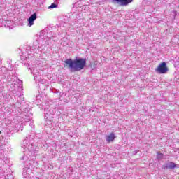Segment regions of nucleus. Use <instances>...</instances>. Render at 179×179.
I'll use <instances>...</instances> for the list:
<instances>
[{"label":"nucleus","instance_id":"f257e3e1","mask_svg":"<svg viewBox=\"0 0 179 179\" xmlns=\"http://www.w3.org/2000/svg\"><path fill=\"white\" fill-rule=\"evenodd\" d=\"M64 62L66 66H68L73 72H79L86 66V59L85 58H78L74 60L68 59Z\"/></svg>","mask_w":179,"mask_h":179},{"label":"nucleus","instance_id":"f03ea898","mask_svg":"<svg viewBox=\"0 0 179 179\" xmlns=\"http://www.w3.org/2000/svg\"><path fill=\"white\" fill-rule=\"evenodd\" d=\"M157 73H166L169 71V68L166 64V62L161 63L157 69H155Z\"/></svg>","mask_w":179,"mask_h":179},{"label":"nucleus","instance_id":"7ed1b4c3","mask_svg":"<svg viewBox=\"0 0 179 179\" xmlns=\"http://www.w3.org/2000/svg\"><path fill=\"white\" fill-rule=\"evenodd\" d=\"M132 2H134V0H112L113 3H117L120 6H128Z\"/></svg>","mask_w":179,"mask_h":179},{"label":"nucleus","instance_id":"20e7f679","mask_svg":"<svg viewBox=\"0 0 179 179\" xmlns=\"http://www.w3.org/2000/svg\"><path fill=\"white\" fill-rule=\"evenodd\" d=\"M36 19H37V13H34L33 15H31L29 18L28 19V27H31V26H33V24H34V20H36Z\"/></svg>","mask_w":179,"mask_h":179},{"label":"nucleus","instance_id":"39448f33","mask_svg":"<svg viewBox=\"0 0 179 179\" xmlns=\"http://www.w3.org/2000/svg\"><path fill=\"white\" fill-rule=\"evenodd\" d=\"M163 169H166V170H170L171 169H176L177 167V164L176 163L171 162H167L164 165L162 166Z\"/></svg>","mask_w":179,"mask_h":179},{"label":"nucleus","instance_id":"423d86ee","mask_svg":"<svg viewBox=\"0 0 179 179\" xmlns=\"http://www.w3.org/2000/svg\"><path fill=\"white\" fill-rule=\"evenodd\" d=\"M106 141L108 143L113 142V141L115 139V134L112 133L111 134L106 136Z\"/></svg>","mask_w":179,"mask_h":179},{"label":"nucleus","instance_id":"0eeeda50","mask_svg":"<svg viewBox=\"0 0 179 179\" xmlns=\"http://www.w3.org/2000/svg\"><path fill=\"white\" fill-rule=\"evenodd\" d=\"M39 87H41L43 86V89L45 90V87H47V80L42 79L41 81L38 82Z\"/></svg>","mask_w":179,"mask_h":179},{"label":"nucleus","instance_id":"6e6552de","mask_svg":"<svg viewBox=\"0 0 179 179\" xmlns=\"http://www.w3.org/2000/svg\"><path fill=\"white\" fill-rule=\"evenodd\" d=\"M55 8H58V5L55 3H52L49 7L48 9H54Z\"/></svg>","mask_w":179,"mask_h":179},{"label":"nucleus","instance_id":"1a4fd4ad","mask_svg":"<svg viewBox=\"0 0 179 179\" xmlns=\"http://www.w3.org/2000/svg\"><path fill=\"white\" fill-rule=\"evenodd\" d=\"M157 159H158V160H162V159H163V154L162 153H158L157 155Z\"/></svg>","mask_w":179,"mask_h":179},{"label":"nucleus","instance_id":"9d476101","mask_svg":"<svg viewBox=\"0 0 179 179\" xmlns=\"http://www.w3.org/2000/svg\"><path fill=\"white\" fill-rule=\"evenodd\" d=\"M45 120H46V121H50V113H45Z\"/></svg>","mask_w":179,"mask_h":179},{"label":"nucleus","instance_id":"9b49d317","mask_svg":"<svg viewBox=\"0 0 179 179\" xmlns=\"http://www.w3.org/2000/svg\"><path fill=\"white\" fill-rule=\"evenodd\" d=\"M22 160H27L26 156H23V157H22Z\"/></svg>","mask_w":179,"mask_h":179},{"label":"nucleus","instance_id":"f8f14e48","mask_svg":"<svg viewBox=\"0 0 179 179\" xmlns=\"http://www.w3.org/2000/svg\"><path fill=\"white\" fill-rule=\"evenodd\" d=\"M32 73H34V75H36V70L35 69L33 70Z\"/></svg>","mask_w":179,"mask_h":179},{"label":"nucleus","instance_id":"ddd939ff","mask_svg":"<svg viewBox=\"0 0 179 179\" xmlns=\"http://www.w3.org/2000/svg\"><path fill=\"white\" fill-rule=\"evenodd\" d=\"M22 148H27V146L26 145H22Z\"/></svg>","mask_w":179,"mask_h":179},{"label":"nucleus","instance_id":"4468645a","mask_svg":"<svg viewBox=\"0 0 179 179\" xmlns=\"http://www.w3.org/2000/svg\"><path fill=\"white\" fill-rule=\"evenodd\" d=\"M27 143V140H24V143Z\"/></svg>","mask_w":179,"mask_h":179},{"label":"nucleus","instance_id":"2eb2a0df","mask_svg":"<svg viewBox=\"0 0 179 179\" xmlns=\"http://www.w3.org/2000/svg\"><path fill=\"white\" fill-rule=\"evenodd\" d=\"M0 134H1V131H0Z\"/></svg>","mask_w":179,"mask_h":179}]
</instances>
